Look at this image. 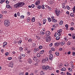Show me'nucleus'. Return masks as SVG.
Listing matches in <instances>:
<instances>
[{"mask_svg": "<svg viewBox=\"0 0 75 75\" xmlns=\"http://www.w3.org/2000/svg\"><path fill=\"white\" fill-rule=\"evenodd\" d=\"M55 13H56V15L57 16H58L61 12L57 8L56 10H55Z\"/></svg>", "mask_w": 75, "mask_h": 75, "instance_id": "nucleus-3", "label": "nucleus"}, {"mask_svg": "<svg viewBox=\"0 0 75 75\" xmlns=\"http://www.w3.org/2000/svg\"><path fill=\"white\" fill-rule=\"evenodd\" d=\"M57 25V24L56 23L53 25H52V27L54 28H56V27Z\"/></svg>", "mask_w": 75, "mask_h": 75, "instance_id": "nucleus-25", "label": "nucleus"}, {"mask_svg": "<svg viewBox=\"0 0 75 75\" xmlns=\"http://www.w3.org/2000/svg\"><path fill=\"white\" fill-rule=\"evenodd\" d=\"M51 18L52 19V20H53L55 19H54V17L53 16H52V17H51Z\"/></svg>", "mask_w": 75, "mask_h": 75, "instance_id": "nucleus-46", "label": "nucleus"}, {"mask_svg": "<svg viewBox=\"0 0 75 75\" xmlns=\"http://www.w3.org/2000/svg\"><path fill=\"white\" fill-rule=\"evenodd\" d=\"M44 73L42 71L40 72V74L41 75H43L44 74Z\"/></svg>", "mask_w": 75, "mask_h": 75, "instance_id": "nucleus-41", "label": "nucleus"}, {"mask_svg": "<svg viewBox=\"0 0 75 75\" xmlns=\"http://www.w3.org/2000/svg\"><path fill=\"white\" fill-rule=\"evenodd\" d=\"M52 21L53 22L55 23H56L57 22V21L56 20L54 19V20H52Z\"/></svg>", "mask_w": 75, "mask_h": 75, "instance_id": "nucleus-35", "label": "nucleus"}, {"mask_svg": "<svg viewBox=\"0 0 75 75\" xmlns=\"http://www.w3.org/2000/svg\"><path fill=\"white\" fill-rule=\"evenodd\" d=\"M56 56H59V52H56V53H55Z\"/></svg>", "mask_w": 75, "mask_h": 75, "instance_id": "nucleus-29", "label": "nucleus"}, {"mask_svg": "<svg viewBox=\"0 0 75 75\" xmlns=\"http://www.w3.org/2000/svg\"><path fill=\"white\" fill-rule=\"evenodd\" d=\"M53 55L52 54H50L49 56V59L50 60H52L53 59Z\"/></svg>", "mask_w": 75, "mask_h": 75, "instance_id": "nucleus-7", "label": "nucleus"}, {"mask_svg": "<svg viewBox=\"0 0 75 75\" xmlns=\"http://www.w3.org/2000/svg\"><path fill=\"white\" fill-rule=\"evenodd\" d=\"M39 34L41 35H44L45 33L44 32L41 31L39 33Z\"/></svg>", "mask_w": 75, "mask_h": 75, "instance_id": "nucleus-12", "label": "nucleus"}, {"mask_svg": "<svg viewBox=\"0 0 75 75\" xmlns=\"http://www.w3.org/2000/svg\"><path fill=\"white\" fill-rule=\"evenodd\" d=\"M35 5L34 4H32L31 5V7H32V8H34V7H35Z\"/></svg>", "mask_w": 75, "mask_h": 75, "instance_id": "nucleus-57", "label": "nucleus"}, {"mask_svg": "<svg viewBox=\"0 0 75 75\" xmlns=\"http://www.w3.org/2000/svg\"><path fill=\"white\" fill-rule=\"evenodd\" d=\"M46 61H47L45 60V59H43L42 60V63H45Z\"/></svg>", "mask_w": 75, "mask_h": 75, "instance_id": "nucleus-37", "label": "nucleus"}, {"mask_svg": "<svg viewBox=\"0 0 75 75\" xmlns=\"http://www.w3.org/2000/svg\"><path fill=\"white\" fill-rule=\"evenodd\" d=\"M72 10H75V6L73 7Z\"/></svg>", "mask_w": 75, "mask_h": 75, "instance_id": "nucleus-64", "label": "nucleus"}, {"mask_svg": "<svg viewBox=\"0 0 75 75\" xmlns=\"http://www.w3.org/2000/svg\"><path fill=\"white\" fill-rule=\"evenodd\" d=\"M6 7L7 8H11V7L10 5L9 4H7L6 5Z\"/></svg>", "mask_w": 75, "mask_h": 75, "instance_id": "nucleus-15", "label": "nucleus"}, {"mask_svg": "<svg viewBox=\"0 0 75 75\" xmlns=\"http://www.w3.org/2000/svg\"><path fill=\"white\" fill-rule=\"evenodd\" d=\"M41 8V6L40 5H38V8L39 9H40Z\"/></svg>", "mask_w": 75, "mask_h": 75, "instance_id": "nucleus-48", "label": "nucleus"}, {"mask_svg": "<svg viewBox=\"0 0 75 75\" xmlns=\"http://www.w3.org/2000/svg\"><path fill=\"white\" fill-rule=\"evenodd\" d=\"M44 50H41L40 52L39 53H40L41 54H42L43 53H44Z\"/></svg>", "mask_w": 75, "mask_h": 75, "instance_id": "nucleus-26", "label": "nucleus"}, {"mask_svg": "<svg viewBox=\"0 0 75 75\" xmlns=\"http://www.w3.org/2000/svg\"><path fill=\"white\" fill-rule=\"evenodd\" d=\"M40 1L38 0L36 2H35V4L36 5L38 6V5H39L40 4Z\"/></svg>", "mask_w": 75, "mask_h": 75, "instance_id": "nucleus-11", "label": "nucleus"}, {"mask_svg": "<svg viewBox=\"0 0 75 75\" xmlns=\"http://www.w3.org/2000/svg\"><path fill=\"white\" fill-rule=\"evenodd\" d=\"M42 9H45V6L44 5H43L42 6Z\"/></svg>", "mask_w": 75, "mask_h": 75, "instance_id": "nucleus-56", "label": "nucleus"}, {"mask_svg": "<svg viewBox=\"0 0 75 75\" xmlns=\"http://www.w3.org/2000/svg\"><path fill=\"white\" fill-rule=\"evenodd\" d=\"M62 7L63 9H66V7L65 6H62Z\"/></svg>", "mask_w": 75, "mask_h": 75, "instance_id": "nucleus-51", "label": "nucleus"}, {"mask_svg": "<svg viewBox=\"0 0 75 75\" xmlns=\"http://www.w3.org/2000/svg\"><path fill=\"white\" fill-rule=\"evenodd\" d=\"M54 45L56 47H58L59 45V44L58 43V42L55 43L54 44Z\"/></svg>", "mask_w": 75, "mask_h": 75, "instance_id": "nucleus-22", "label": "nucleus"}, {"mask_svg": "<svg viewBox=\"0 0 75 75\" xmlns=\"http://www.w3.org/2000/svg\"><path fill=\"white\" fill-rule=\"evenodd\" d=\"M47 20L46 19H44L43 21V24H45V22H46Z\"/></svg>", "mask_w": 75, "mask_h": 75, "instance_id": "nucleus-17", "label": "nucleus"}, {"mask_svg": "<svg viewBox=\"0 0 75 75\" xmlns=\"http://www.w3.org/2000/svg\"><path fill=\"white\" fill-rule=\"evenodd\" d=\"M18 5V8L22 7L25 4L23 2H20L17 4Z\"/></svg>", "mask_w": 75, "mask_h": 75, "instance_id": "nucleus-2", "label": "nucleus"}, {"mask_svg": "<svg viewBox=\"0 0 75 75\" xmlns=\"http://www.w3.org/2000/svg\"><path fill=\"white\" fill-rule=\"evenodd\" d=\"M64 40H65V41H66V42L67 41V37H64Z\"/></svg>", "mask_w": 75, "mask_h": 75, "instance_id": "nucleus-36", "label": "nucleus"}, {"mask_svg": "<svg viewBox=\"0 0 75 75\" xmlns=\"http://www.w3.org/2000/svg\"><path fill=\"white\" fill-rule=\"evenodd\" d=\"M62 32V30L61 29H59L57 30V32L59 33H60Z\"/></svg>", "mask_w": 75, "mask_h": 75, "instance_id": "nucleus-21", "label": "nucleus"}, {"mask_svg": "<svg viewBox=\"0 0 75 75\" xmlns=\"http://www.w3.org/2000/svg\"><path fill=\"white\" fill-rule=\"evenodd\" d=\"M60 38V37L57 36L56 37V39L57 40H59Z\"/></svg>", "mask_w": 75, "mask_h": 75, "instance_id": "nucleus-40", "label": "nucleus"}, {"mask_svg": "<svg viewBox=\"0 0 75 75\" xmlns=\"http://www.w3.org/2000/svg\"><path fill=\"white\" fill-rule=\"evenodd\" d=\"M49 67H50L49 66H44L42 67V69H44L47 70L48 69H49Z\"/></svg>", "mask_w": 75, "mask_h": 75, "instance_id": "nucleus-5", "label": "nucleus"}, {"mask_svg": "<svg viewBox=\"0 0 75 75\" xmlns=\"http://www.w3.org/2000/svg\"><path fill=\"white\" fill-rule=\"evenodd\" d=\"M31 20V18L30 17H28L27 18V21L28 23H29L30 21Z\"/></svg>", "mask_w": 75, "mask_h": 75, "instance_id": "nucleus-13", "label": "nucleus"}, {"mask_svg": "<svg viewBox=\"0 0 75 75\" xmlns=\"http://www.w3.org/2000/svg\"><path fill=\"white\" fill-rule=\"evenodd\" d=\"M21 56H20V59H21L22 58H24L25 56V54H23L22 53H21Z\"/></svg>", "mask_w": 75, "mask_h": 75, "instance_id": "nucleus-9", "label": "nucleus"}, {"mask_svg": "<svg viewBox=\"0 0 75 75\" xmlns=\"http://www.w3.org/2000/svg\"><path fill=\"white\" fill-rule=\"evenodd\" d=\"M40 54L39 53H38V54H37V57H40Z\"/></svg>", "mask_w": 75, "mask_h": 75, "instance_id": "nucleus-42", "label": "nucleus"}, {"mask_svg": "<svg viewBox=\"0 0 75 75\" xmlns=\"http://www.w3.org/2000/svg\"><path fill=\"white\" fill-rule=\"evenodd\" d=\"M63 21H60L59 24L60 25H62L63 24Z\"/></svg>", "mask_w": 75, "mask_h": 75, "instance_id": "nucleus-28", "label": "nucleus"}, {"mask_svg": "<svg viewBox=\"0 0 75 75\" xmlns=\"http://www.w3.org/2000/svg\"><path fill=\"white\" fill-rule=\"evenodd\" d=\"M5 1V0H0V4H3V3H4Z\"/></svg>", "mask_w": 75, "mask_h": 75, "instance_id": "nucleus-16", "label": "nucleus"}, {"mask_svg": "<svg viewBox=\"0 0 75 75\" xmlns=\"http://www.w3.org/2000/svg\"><path fill=\"white\" fill-rule=\"evenodd\" d=\"M28 62H29V63H31L32 62V60L31 59H28Z\"/></svg>", "mask_w": 75, "mask_h": 75, "instance_id": "nucleus-14", "label": "nucleus"}, {"mask_svg": "<svg viewBox=\"0 0 75 75\" xmlns=\"http://www.w3.org/2000/svg\"><path fill=\"white\" fill-rule=\"evenodd\" d=\"M71 68L72 69H74V65L73 64H71Z\"/></svg>", "mask_w": 75, "mask_h": 75, "instance_id": "nucleus-44", "label": "nucleus"}, {"mask_svg": "<svg viewBox=\"0 0 75 75\" xmlns=\"http://www.w3.org/2000/svg\"><path fill=\"white\" fill-rule=\"evenodd\" d=\"M51 50H52V51H54L55 50V49L54 48H51Z\"/></svg>", "mask_w": 75, "mask_h": 75, "instance_id": "nucleus-50", "label": "nucleus"}, {"mask_svg": "<svg viewBox=\"0 0 75 75\" xmlns=\"http://www.w3.org/2000/svg\"><path fill=\"white\" fill-rule=\"evenodd\" d=\"M36 59H37V57H33V59L34 61H35Z\"/></svg>", "mask_w": 75, "mask_h": 75, "instance_id": "nucleus-53", "label": "nucleus"}, {"mask_svg": "<svg viewBox=\"0 0 75 75\" xmlns=\"http://www.w3.org/2000/svg\"><path fill=\"white\" fill-rule=\"evenodd\" d=\"M39 50V49L38 48H34V52L35 53H36L37 52V51H38Z\"/></svg>", "mask_w": 75, "mask_h": 75, "instance_id": "nucleus-8", "label": "nucleus"}, {"mask_svg": "<svg viewBox=\"0 0 75 75\" xmlns=\"http://www.w3.org/2000/svg\"><path fill=\"white\" fill-rule=\"evenodd\" d=\"M24 16H21V18H24Z\"/></svg>", "mask_w": 75, "mask_h": 75, "instance_id": "nucleus-63", "label": "nucleus"}, {"mask_svg": "<svg viewBox=\"0 0 75 75\" xmlns=\"http://www.w3.org/2000/svg\"><path fill=\"white\" fill-rule=\"evenodd\" d=\"M68 70L69 72H71L72 71V69L71 68H69Z\"/></svg>", "mask_w": 75, "mask_h": 75, "instance_id": "nucleus-18", "label": "nucleus"}, {"mask_svg": "<svg viewBox=\"0 0 75 75\" xmlns=\"http://www.w3.org/2000/svg\"><path fill=\"white\" fill-rule=\"evenodd\" d=\"M38 48L40 49H42V46L40 45L38 47Z\"/></svg>", "mask_w": 75, "mask_h": 75, "instance_id": "nucleus-43", "label": "nucleus"}, {"mask_svg": "<svg viewBox=\"0 0 75 75\" xmlns=\"http://www.w3.org/2000/svg\"><path fill=\"white\" fill-rule=\"evenodd\" d=\"M21 42H22V41L21 40H20L18 41V43L19 45H20V44H21Z\"/></svg>", "mask_w": 75, "mask_h": 75, "instance_id": "nucleus-39", "label": "nucleus"}, {"mask_svg": "<svg viewBox=\"0 0 75 75\" xmlns=\"http://www.w3.org/2000/svg\"><path fill=\"white\" fill-rule=\"evenodd\" d=\"M19 50L21 52H22L23 51V49L22 47H20L19 48Z\"/></svg>", "mask_w": 75, "mask_h": 75, "instance_id": "nucleus-19", "label": "nucleus"}, {"mask_svg": "<svg viewBox=\"0 0 75 75\" xmlns=\"http://www.w3.org/2000/svg\"><path fill=\"white\" fill-rule=\"evenodd\" d=\"M13 63L12 62H11L9 64V67H11V68H13Z\"/></svg>", "mask_w": 75, "mask_h": 75, "instance_id": "nucleus-10", "label": "nucleus"}, {"mask_svg": "<svg viewBox=\"0 0 75 75\" xmlns=\"http://www.w3.org/2000/svg\"><path fill=\"white\" fill-rule=\"evenodd\" d=\"M45 7H46V8H48V9H50V8H51L49 6H48L47 5H45Z\"/></svg>", "mask_w": 75, "mask_h": 75, "instance_id": "nucleus-49", "label": "nucleus"}, {"mask_svg": "<svg viewBox=\"0 0 75 75\" xmlns=\"http://www.w3.org/2000/svg\"><path fill=\"white\" fill-rule=\"evenodd\" d=\"M71 17H74V14L73 13H71L70 14Z\"/></svg>", "mask_w": 75, "mask_h": 75, "instance_id": "nucleus-24", "label": "nucleus"}, {"mask_svg": "<svg viewBox=\"0 0 75 75\" xmlns=\"http://www.w3.org/2000/svg\"><path fill=\"white\" fill-rule=\"evenodd\" d=\"M45 60L47 61H48V57H46Z\"/></svg>", "mask_w": 75, "mask_h": 75, "instance_id": "nucleus-60", "label": "nucleus"}, {"mask_svg": "<svg viewBox=\"0 0 75 75\" xmlns=\"http://www.w3.org/2000/svg\"><path fill=\"white\" fill-rule=\"evenodd\" d=\"M11 59H12V57H8V60H11Z\"/></svg>", "mask_w": 75, "mask_h": 75, "instance_id": "nucleus-61", "label": "nucleus"}, {"mask_svg": "<svg viewBox=\"0 0 75 75\" xmlns=\"http://www.w3.org/2000/svg\"><path fill=\"white\" fill-rule=\"evenodd\" d=\"M67 75H72L71 74H70L68 72H67Z\"/></svg>", "mask_w": 75, "mask_h": 75, "instance_id": "nucleus-62", "label": "nucleus"}, {"mask_svg": "<svg viewBox=\"0 0 75 75\" xmlns=\"http://www.w3.org/2000/svg\"><path fill=\"white\" fill-rule=\"evenodd\" d=\"M3 17V15L1 14H0V18H2Z\"/></svg>", "mask_w": 75, "mask_h": 75, "instance_id": "nucleus-47", "label": "nucleus"}, {"mask_svg": "<svg viewBox=\"0 0 75 75\" xmlns=\"http://www.w3.org/2000/svg\"><path fill=\"white\" fill-rule=\"evenodd\" d=\"M72 55L73 56H74L75 55V52H73Z\"/></svg>", "mask_w": 75, "mask_h": 75, "instance_id": "nucleus-55", "label": "nucleus"}, {"mask_svg": "<svg viewBox=\"0 0 75 75\" xmlns=\"http://www.w3.org/2000/svg\"><path fill=\"white\" fill-rule=\"evenodd\" d=\"M36 44L35 43H33L32 44V46H33V47H32L33 48H35V47H36Z\"/></svg>", "mask_w": 75, "mask_h": 75, "instance_id": "nucleus-23", "label": "nucleus"}, {"mask_svg": "<svg viewBox=\"0 0 75 75\" xmlns=\"http://www.w3.org/2000/svg\"><path fill=\"white\" fill-rule=\"evenodd\" d=\"M28 41L30 43H31L33 41V40L31 38H30L28 40Z\"/></svg>", "mask_w": 75, "mask_h": 75, "instance_id": "nucleus-20", "label": "nucleus"}, {"mask_svg": "<svg viewBox=\"0 0 75 75\" xmlns=\"http://www.w3.org/2000/svg\"><path fill=\"white\" fill-rule=\"evenodd\" d=\"M65 43L64 42H61V45L62 46H63L65 44Z\"/></svg>", "mask_w": 75, "mask_h": 75, "instance_id": "nucleus-34", "label": "nucleus"}, {"mask_svg": "<svg viewBox=\"0 0 75 75\" xmlns=\"http://www.w3.org/2000/svg\"><path fill=\"white\" fill-rule=\"evenodd\" d=\"M71 44V42L69 41H68L67 42V45H70Z\"/></svg>", "mask_w": 75, "mask_h": 75, "instance_id": "nucleus-31", "label": "nucleus"}, {"mask_svg": "<svg viewBox=\"0 0 75 75\" xmlns=\"http://www.w3.org/2000/svg\"><path fill=\"white\" fill-rule=\"evenodd\" d=\"M4 45H7V43L6 42H4Z\"/></svg>", "mask_w": 75, "mask_h": 75, "instance_id": "nucleus-52", "label": "nucleus"}, {"mask_svg": "<svg viewBox=\"0 0 75 75\" xmlns=\"http://www.w3.org/2000/svg\"><path fill=\"white\" fill-rule=\"evenodd\" d=\"M66 7H67V10H70V7H69V6H66Z\"/></svg>", "mask_w": 75, "mask_h": 75, "instance_id": "nucleus-38", "label": "nucleus"}, {"mask_svg": "<svg viewBox=\"0 0 75 75\" xmlns=\"http://www.w3.org/2000/svg\"><path fill=\"white\" fill-rule=\"evenodd\" d=\"M74 29V28L73 27H71L70 28V30H71V31H73Z\"/></svg>", "mask_w": 75, "mask_h": 75, "instance_id": "nucleus-45", "label": "nucleus"}, {"mask_svg": "<svg viewBox=\"0 0 75 75\" xmlns=\"http://www.w3.org/2000/svg\"><path fill=\"white\" fill-rule=\"evenodd\" d=\"M51 40V38L50 36H47V37L46 38V41L47 42H50Z\"/></svg>", "mask_w": 75, "mask_h": 75, "instance_id": "nucleus-4", "label": "nucleus"}, {"mask_svg": "<svg viewBox=\"0 0 75 75\" xmlns=\"http://www.w3.org/2000/svg\"><path fill=\"white\" fill-rule=\"evenodd\" d=\"M53 45V43H51L49 45V46L50 47H51Z\"/></svg>", "mask_w": 75, "mask_h": 75, "instance_id": "nucleus-58", "label": "nucleus"}, {"mask_svg": "<svg viewBox=\"0 0 75 75\" xmlns=\"http://www.w3.org/2000/svg\"><path fill=\"white\" fill-rule=\"evenodd\" d=\"M9 54L8 52H6V53L5 54V56H8Z\"/></svg>", "mask_w": 75, "mask_h": 75, "instance_id": "nucleus-59", "label": "nucleus"}, {"mask_svg": "<svg viewBox=\"0 0 75 75\" xmlns=\"http://www.w3.org/2000/svg\"><path fill=\"white\" fill-rule=\"evenodd\" d=\"M45 28H42V31L43 32H45Z\"/></svg>", "mask_w": 75, "mask_h": 75, "instance_id": "nucleus-54", "label": "nucleus"}, {"mask_svg": "<svg viewBox=\"0 0 75 75\" xmlns=\"http://www.w3.org/2000/svg\"><path fill=\"white\" fill-rule=\"evenodd\" d=\"M45 35L46 36H49L50 34H51V33H50L49 31H47L45 33Z\"/></svg>", "mask_w": 75, "mask_h": 75, "instance_id": "nucleus-6", "label": "nucleus"}, {"mask_svg": "<svg viewBox=\"0 0 75 75\" xmlns=\"http://www.w3.org/2000/svg\"><path fill=\"white\" fill-rule=\"evenodd\" d=\"M35 18L33 17L31 19V21L34 22L35 21Z\"/></svg>", "mask_w": 75, "mask_h": 75, "instance_id": "nucleus-32", "label": "nucleus"}, {"mask_svg": "<svg viewBox=\"0 0 75 75\" xmlns=\"http://www.w3.org/2000/svg\"><path fill=\"white\" fill-rule=\"evenodd\" d=\"M4 25L6 27H8L10 25V23L9 20H5L4 22Z\"/></svg>", "mask_w": 75, "mask_h": 75, "instance_id": "nucleus-1", "label": "nucleus"}, {"mask_svg": "<svg viewBox=\"0 0 75 75\" xmlns=\"http://www.w3.org/2000/svg\"><path fill=\"white\" fill-rule=\"evenodd\" d=\"M17 7H18V4H15L14 5V8H16Z\"/></svg>", "mask_w": 75, "mask_h": 75, "instance_id": "nucleus-30", "label": "nucleus"}, {"mask_svg": "<svg viewBox=\"0 0 75 75\" xmlns=\"http://www.w3.org/2000/svg\"><path fill=\"white\" fill-rule=\"evenodd\" d=\"M47 20L49 22H51V21L52 20L51 18L50 17H48V18H47Z\"/></svg>", "mask_w": 75, "mask_h": 75, "instance_id": "nucleus-27", "label": "nucleus"}, {"mask_svg": "<svg viewBox=\"0 0 75 75\" xmlns=\"http://www.w3.org/2000/svg\"><path fill=\"white\" fill-rule=\"evenodd\" d=\"M72 37L73 38V39L75 40V36L74 35V34H73L72 35Z\"/></svg>", "mask_w": 75, "mask_h": 75, "instance_id": "nucleus-33", "label": "nucleus"}]
</instances>
